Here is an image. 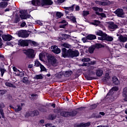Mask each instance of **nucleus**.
I'll return each mask as SVG.
<instances>
[{
  "label": "nucleus",
  "mask_w": 127,
  "mask_h": 127,
  "mask_svg": "<svg viewBox=\"0 0 127 127\" xmlns=\"http://www.w3.org/2000/svg\"><path fill=\"white\" fill-rule=\"evenodd\" d=\"M112 95H114V91H113V89H110L109 93H107V97L108 96H110V97H107V100L108 103H112L114 101V97L112 96Z\"/></svg>",
  "instance_id": "nucleus-7"
},
{
  "label": "nucleus",
  "mask_w": 127,
  "mask_h": 127,
  "mask_svg": "<svg viewBox=\"0 0 127 127\" xmlns=\"http://www.w3.org/2000/svg\"><path fill=\"white\" fill-rule=\"evenodd\" d=\"M79 52L77 50L75 51H70L69 52V56L71 57V58H74V57H78L79 56Z\"/></svg>",
  "instance_id": "nucleus-11"
},
{
  "label": "nucleus",
  "mask_w": 127,
  "mask_h": 127,
  "mask_svg": "<svg viewBox=\"0 0 127 127\" xmlns=\"http://www.w3.org/2000/svg\"><path fill=\"white\" fill-rule=\"evenodd\" d=\"M94 50H95V47H94L93 46L92 47H90L89 48L88 52H89V53H93Z\"/></svg>",
  "instance_id": "nucleus-34"
},
{
  "label": "nucleus",
  "mask_w": 127,
  "mask_h": 127,
  "mask_svg": "<svg viewBox=\"0 0 127 127\" xmlns=\"http://www.w3.org/2000/svg\"><path fill=\"white\" fill-rule=\"evenodd\" d=\"M18 35L19 37H22V38H27L29 36V34L27 33L26 31H21L18 33Z\"/></svg>",
  "instance_id": "nucleus-10"
},
{
  "label": "nucleus",
  "mask_w": 127,
  "mask_h": 127,
  "mask_svg": "<svg viewBox=\"0 0 127 127\" xmlns=\"http://www.w3.org/2000/svg\"><path fill=\"white\" fill-rule=\"evenodd\" d=\"M94 47H95V48H102L103 47V45H102L101 44H96L95 46H93Z\"/></svg>",
  "instance_id": "nucleus-43"
},
{
  "label": "nucleus",
  "mask_w": 127,
  "mask_h": 127,
  "mask_svg": "<svg viewBox=\"0 0 127 127\" xmlns=\"http://www.w3.org/2000/svg\"><path fill=\"white\" fill-rule=\"evenodd\" d=\"M25 25H26V23H25V22H23V23H21V26L22 27H24V26H25Z\"/></svg>",
  "instance_id": "nucleus-59"
},
{
  "label": "nucleus",
  "mask_w": 127,
  "mask_h": 127,
  "mask_svg": "<svg viewBox=\"0 0 127 127\" xmlns=\"http://www.w3.org/2000/svg\"><path fill=\"white\" fill-rule=\"evenodd\" d=\"M51 49H52V52L56 54H59L61 52L60 49L58 48V47L56 46H52Z\"/></svg>",
  "instance_id": "nucleus-13"
},
{
  "label": "nucleus",
  "mask_w": 127,
  "mask_h": 127,
  "mask_svg": "<svg viewBox=\"0 0 127 127\" xmlns=\"http://www.w3.org/2000/svg\"><path fill=\"white\" fill-rule=\"evenodd\" d=\"M109 80H110V76H107L106 77H104L103 79V82H104V83L108 82V81H109Z\"/></svg>",
  "instance_id": "nucleus-44"
},
{
  "label": "nucleus",
  "mask_w": 127,
  "mask_h": 127,
  "mask_svg": "<svg viewBox=\"0 0 127 127\" xmlns=\"http://www.w3.org/2000/svg\"><path fill=\"white\" fill-rule=\"evenodd\" d=\"M112 80L115 85H119L120 81L117 77L114 76L112 78Z\"/></svg>",
  "instance_id": "nucleus-23"
},
{
  "label": "nucleus",
  "mask_w": 127,
  "mask_h": 127,
  "mask_svg": "<svg viewBox=\"0 0 127 127\" xmlns=\"http://www.w3.org/2000/svg\"><path fill=\"white\" fill-rule=\"evenodd\" d=\"M101 23V22L99 20H95L92 23L93 25H99Z\"/></svg>",
  "instance_id": "nucleus-41"
},
{
  "label": "nucleus",
  "mask_w": 127,
  "mask_h": 127,
  "mask_svg": "<svg viewBox=\"0 0 127 127\" xmlns=\"http://www.w3.org/2000/svg\"><path fill=\"white\" fill-rule=\"evenodd\" d=\"M21 110H22V107H21V106H20V105H17V106H16V107L15 108V111L17 113L18 112H20V111H21Z\"/></svg>",
  "instance_id": "nucleus-31"
},
{
  "label": "nucleus",
  "mask_w": 127,
  "mask_h": 127,
  "mask_svg": "<svg viewBox=\"0 0 127 127\" xmlns=\"http://www.w3.org/2000/svg\"><path fill=\"white\" fill-rule=\"evenodd\" d=\"M67 25V23L63 24L60 26V28H65V27Z\"/></svg>",
  "instance_id": "nucleus-56"
},
{
  "label": "nucleus",
  "mask_w": 127,
  "mask_h": 127,
  "mask_svg": "<svg viewBox=\"0 0 127 127\" xmlns=\"http://www.w3.org/2000/svg\"><path fill=\"white\" fill-rule=\"evenodd\" d=\"M35 79H36V80L42 79H43V77L41 74L36 75L35 77Z\"/></svg>",
  "instance_id": "nucleus-37"
},
{
  "label": "nucleus",
  "mask_w": 127,
  "mask_h": 127,
  "mask_svg": "<svg viewBox=\"0 0 127 127\" xmlns=\"http://www.w3.org/2000/svg\"><path fill=\"white\" fill-rule=\"evenodd\" d=\"M51 126H52V124H47L45 125L46 127H51Z\"/></svg>",
  "instance_id": "nucleus-61"
},
{
  "label": "nucleus",
  "mask_w": 127,
  "mask_h": 127,
  "mask_svg": "<svg viewBox=\"0 0 127 127\" xmlns=\"http://www.w3.org/2000/svg\"><path fill=\"white\" fill-rule=\"evenodd\" d=\"M81 61L82 62H90V61H91V60L89 58H84L81 60Z\"/></svg>",
  "instance_id": "nucleus-47"
},
{
  "label": "nucleus",
  "mask_w": 127,
  "mask_h": 127,
  "mask_svg": "<svg viewBox=\"0 0 127 127\" xmlns=\"http://www.w3.org/2000/svg\"><path fill=\"white\" fill-rule=\"evenodd\" d=\"M95 3L99 5H108V4H109L108 1H96Z\"/></svg>",
  "instance_id": "nucleus-19"
},
{
  "label": "nucleus",
  "mask_w": 127,
  "mask_h": 127,
  "mask_svg": "<svg viewBox=\"0 0 127 127\" xmlns=\"http://www.w3.org/2000/svg\"><path fill=\"white\" fill-rule=\"evenodd\" d=\"M7 6V2L2 1L0 3V7H6Z\"/></svg>",
  "instance_id": "nucleus-29"
},
{
  "label": "nucleus",
  "mask_w": 127,
  "mask_h": 127,
  "mask_svg": "<svg viewBox=\"0 0 127 127\" xmlns=\"http://www.w3.org/2000/svg\"><path fill=\"white\" fill-rule=\"evenodd\" d=\"M47 58L49 63H50V64H51L52 66H54V67H56V66L58 65L57 60L54 57L52 56V55H47Z\"/></svg>",
  "instance_id": "nucleus-2"
},
{
  "label": "nucleus",
  "mask_w": 127,
  "mask_h": 127,
  "mask_svg": "<svg viewBox=\"0 0 127 127\" xmlns=\"http://www.w3.org/2000/svg\"><path fill=\"white\" fill-rule=\"evenodd\" d=\"M104 40H107V41H113L114 40V38L111 36H107L105 37Z\"/></svg>",
  "instance_id": "nucleus-25"
},
{
  "label": "nucleus",
  "mask_w": 127,
  "mask_h": 127,
  "mask_svg": "<svg viewBox=\"0 0 127 127\" xmlns=\"http://www.w3.org/2000/svg\"><path fill=\"white\" fill-rule=\"evenodd\" d=\"M39 112L38 111H34L29 112L26 114L27 117H35V116H38Z\"/></svg>",
  "instance_id": "nucleus-14"
},
{
  "label": "nucleus",
  "mask_w": 127,
  "mask_h": 127,
  "mask_svg": "<svg viewBox=\"0 0 127 127\" xmlns=\"http://www.w3.org/2000/svg\"><path fill=\"white\" fill-rule=\"evenodd\" d=\"M96 35H98L99 36H101L98 37V39L99 40H105V37L107 36V34L103 32L102 30H98L95 32Z\"/></svg>",
  "instance_id": "nucleus-4"
},
{
  "label": "nucleus",
  "mask_w": 127,
  "mask_h": 127,
  "mask_svg": "<svg viewBox=\"0 0 127 127\" xmlns=\"http://www.w3.org/2000/svg\"><path fill=\"white\" fill-rule=\"evenodd\" d=\"M32 4L35 6H39L41 5V0H33Z\"/></svg>",
  "instance_id": "nucleus-18"
},
{
  "label": "nucleus",
  "mask_w": 127,
  "mask_h": 127,
  "mask_svg": "<svg viewBox=\"0 0 127 127\" xmlns=\"http://www.w3.org/2000/svg\"><path fill=\"white\" fill-rule=\"evenodd\" d=\"M91 126V123L88 122L87 123H81L80 125H78L77 127L75 126L74 127H89Z\"/></svg>",
  "instance_id": "nucleus-22"
},
{
  "label": "nucleus",
  "mask_w": 127,
  "mask_h": 127,
  "mask_svg": "<svg viewBox=\"0 0 127 127\" xmlns=\"http://www.w3.org/2000/svg\"><path fill=\"white\" fill-rule=\"evenodd\" d=\"M49 120H55V115H50L49 117Z\"/></svg>",
  "instance_id": "nucleus-48"
},
{
  "label": "nucleus",
  "mask_w": 127,
  "mask_h": 127,
  "mask_svg": "<svg viewBox=\"0 0 127 127\" xmlns=\"http://www.w3.org/2000/svg\"><path fill=\"white\" fill-rule=\"evenodd\" d=\"M65 0H58V2L60 3H62V2H64Z\"/></svg>",
  "instance_id": "nucleus-63"
},
{
  "label": "nucleus",
  "mask_w": 127,
  "mask_h": 127,
  "mask_svg": "<svg viewBox=\"0 0 127 127\" xmlns=\"http://www.w3.org/2000/svg\"><path fill=\"white\" fill-rule=\"evenodd\" d=\"M5 90H0V95L1 96H2V95H4V94L5 93Z\"/></svg>",
  "instance_id": "nucleus-52"
},
{
  "label": "nucleus",
  "mask_w": 127,
  "mask_h": 127,
  "mask_svg": "<svg viewBox=\"0 0 127 127\" xmlns=\"http://www.w3.org/2000/svg\"><path fill=\"white\" fill-rule=\"evenodd\" d=\"M85 109H86L85 107H80V108H77L76 110V111H84L85 110Z\"/></svg>",
  "instance_id": "nucleus-51"
},
{
  "label": "nucleus",
  "mask_w": 127,
  "mask_h": 127,
  "mask_svg": "<svg viewBox=\"0 0 127 127\" xmlns=\"http://www.w3.org/2000/svg\"><path fill=\"white\" fill-rule=\"evenodd\" d=\"M61 23H65V24H66V23H67V22H66V20H64L61 22Z\"/></svg>",
  "instance_id": "nucleus-64"
},
{
  "label": "nucleus",
  "mask_w": 127,
  "mask_h": 127,
  "mask_svg": "<svg viewBox=\"0 0 127 127\" xmlns=\"http://www.w3.org/2000/svg\"><path fill=\"white\" fill-rule=\"evenodd\" d=\"M30 40H22L19 42V44L21 46L24 47V46H28Z\"/></svg>",
  "instance_id": "nucleus-17"
},
{
  "label": "nucleus",
  "mask_w": 127,
  "mask_h": 127,
  "mask_svg": "<svg viewBox=\"0 0 127 127\" xmlns=\"http://www.w3.org/2000/svg\"><path fill=\"white\" fill-rule=\"evenodd\" d=\"M118 40H119L120 42H126V41H127V37L121 35L119 37Z\"/></svg>",
  "instance_id": "nucleus-20"
},
{
  "label": "nucleus",
  "mask_w": 127,
  "mask_h": 127,
  "mask_svg": "<svg viewBox=\"0 0 127 127\" xmlns=\"http://www.w3.org/2000/svg\"><path fill=\"white\" fill-rule=\"evenodd\" d=\"M114 13H115L118 17H121L122 18L125 17V12H124V10L122 8L117 9L115 10Z\"/></svg>",
  "instance_id": "nucleus-5"
},
{
  "label": "nucleus",
  "mask_w": 127,
  "mask_h": 127,
  "mask_svg": "<svg viewBox=\"0 0 127 127\" xmlns=\"http://www.w3.org/2000/svg\"><path fill=\"white\" fill-rule=\"evenodd\" d=\"M7 45H8V46H11V47H12V46H13V45L11 44V43H10V42L7 43Z\"/></svg>",
  "instance_id": "nucleus-62"
},
{
  "label": "nucleus",
  "mask_w": 127,
  "mask_h": 127,
  "mask_svg": "<svg viewBox=\"0 0 127 127\" xmlns=\"http://www.w3.org/2000/svg\"><path fill=\"white\" fill-rule=\"evenodd\" d=\"M89 14V11H83L82 15L84 17L87 16Z\"/></svg>",
  "instance_id": "nucleus-46"
},
{
  "label": "nucleus",
  "mask_w": 127,
  "mask_h": 127,
  "mask_svg": "<svg viewBox=\"0 0 127 127\" xmlns=\"http://www.w3.org/2000/svg\"><path fill=\"white\" fill-rule=\"evenodd\" d=\"M29 43H31L32 46H35V47L38 46V44H37V43L35 41H32L31 40H30Z\"/></svg>",
  "instance_id": "nucleus-39"
},
{
  "label": "nucleus",
  "mask_w": 127,
  "mask_h": 127,
  "mask_svg": "<svg viewBox=\"0 0 127 127\" xmlns=\"http://www.w3.org/2000/svg\"><path fill=\"white\" fill-rule=\"evenodd\" d=\"M6 71V70H5V69H4V68L0 67V71L1 73V77H2L3 76V74H4V73H5Z\"/></svg>",
  "instance_id": "nucleus-33"
},
{
  "label": "nucleus",
  "mask_w": 127,
  "mask_h": 127,
  "mask_svg": "<svg viewBox=\"0 0 127 127\" xmlns=\"http://www.w3.org/2000/svg\"><path fill=\"white\" fill-rule=\"evenodd\" d=\"M1 38L0 37V48H1V47L2 46V43H1Z\"/></svg>",
  "instance_id": "nucleus-60"
},
{
  "label": "nucleus",
  "mask_w": 127,
  "mask_h": 127,
  "mask_svg": "<svg viewBox=\"0 0 127 127\" xmlns=\"http://www.w3.org/2000/svg\"><path fill=\"white\" fill-rule=\"evenodd\" d=\"M19 72L17 76H19V77H23V76H24V72L23 71L19 70Z\"/></svg>",
  "instance_id": "nucleus-45"
},
{
  "label": "nucleus",
  "mask_w": 127,
  "mask_h": 127,
  "mask_svg": "<svg viewBox=\"0 0 127 127\" xmlns=\"http://www.w3.org/2000/svg\"><path fill=\"white\" fill-rule=\"evenodd\" d=\"M0 113L1 114V116L3 119H4V113H3V111L0 110Z\"/></svg>",
  "instance_id": "nucleus-57"
},
{
  "label": "nucleus",
  "mask_w": 127,
  "mask_h": 127,
  "mask_svg": "<svg viewBox=\"0 0 127 127\" xmlns=\"http://www.w3.org/2000/svg\"><path fill=\"white\" fill-rule=\"evenodd\" d=\"M98 105L99 104H95L90 106V110H94V109H96L97 107H98Z\"/></svg>",
  "instance_id": "nucleus-42"
},
{
  "label": "nucleus",
  "mask_w": 127,
  "mask_h": 127,
  "mask_svg": "<svg viewBox=\"0 0 127 127\" xmlns=\"http://www.w3.org/2000/svg\"><path fill=\"white\" fill-rule=\"evenodd\" d=\"M111 90H112V91L114 92L115 91H119V87L115 86L113 87Z\"/></svg>",
  "instance_id": "nucleus-49"
},
{
  "label": "nucleus",
  "mask_w": 127,
  "mask_h": 127,
  "mask_svg": "<svg viewBox=\"0 0 127 127\" xmlns=\"http://www.w3.org/2000/svg\"><path fill=\"white\" fill-rule=\"evenodd\" d=\"M71 74H73V72L71 70L65 71L64 73V77H70Z\"/></svg>",
  "instance_id": "nucleus-24"
},
{
  "label": "nucleus",
  "mask_w": 127,
  "mask_h": 127,
  "mask_svg": "<svg viewBox=\"0 0 127 127\" xmlns=\"http://www.w3.org/2000/svg\"><path fill=\"white\" fill-rule=\"evenodd\" d=\"M96 38H97V36L93 34H89L86 36V39H87V40H94V39H96Z\"/></svg>",
  "instance_id": "nucleus-21"
},
{
  "label": "nucleus",
  "mask_w": 127,
  "mask_h": 127,
  "mask_svg": "<svg viewBox=\"0 0 127 127\" xmlns=\"http://www.w3.org/2000/svg\"><path fill=\"white\" fill-rule=\"evenodd\" d=\"M25 54L29 58H34L35 54H34V50L32 49H28L26 50Z\"/></svg>",
  "instance_id": "nucleus-3"
},
{
  "label": "nucleus",
  "mask_w": 127,
  "mask_h": 127,
  "mask_svg": "<svg viewBox=\"0 0 127 127\" xmlns=\"http://www.w3.org/2000/svg\"><path fill=\"white\" fill-rule=\"evenodd\" d=\"M5 84V86H6L7 87H10V88H16V86L15 85L9 82H6Z\"/></svg>",
  "instance_id": "nucleus-26"
},
{
  "label": "nucleus",
  "mask_w": 127,
  "mask_h": 127,
  "mask_svg": "<svg viewBox=\"0 0 127 127\" xmlns=\"http://www.w3.org/2000/svg\"><path fill=\"white\" fill-rule=\"evenodd\" d=\"M67 17L69 18V19H71V20L72 21V22H73V23H77V21L76 20V17H75L74 16H70Z\"/></svg>",
  "instance_id": "nucleus-30"
},
{
  "label": "nucleus",
  "mask_w": 127,
  "mask_h": 127,
  "mask_svg": "<svg viewBox=\"0 0 127 127\" xmlns=\"http://www.w3.org/2000/svg\"><path fill=\"white\" fill-rule=\"evenodd\" d=\"M122 97H123L124 101L127 102V87L123 89L122 92Z\"/></svg>",
  "instance_id": "nucleus-15"
},
{
  "label": "nucleus",
  "mask_w": 127,
  "mask_h": 127,
  "mask_svg": "<svg viewBox=\"0 0 127 127\" xmlns=\"http://www.w3.org/2000/svg\"><path fill=\"white\" fill-rule=\"evenodd\" d=\"M22 82L24 83V84H28V78L27 77H24L23 79L22 80Z\"/></svg>",
  "instance_id": "nucleus-36"
},
{
  "label": "nucleus",
  "mask_w": 127,
  "mask_h": 127,
  "mask_svg": "<svg viewBox=\"0 0 127 127\" xmlns=\"http://www.w3.org/2000/svg\"><path fill=\"white\" fill-rule=\"evenodd\" d=\"M64 8L66 10H68V11H70L71 12L72 11H73L74 10V5H72L70 7H64Z\"/></svg>",
  "instance_id": "nucleus-27"
},
{
  "label": "nucleus",
  "mask_w": 127,
  "mask_h": 127,
  "mask_svg": "<svg viewBox=\"0 0 127 127\" xmlns=\"http://www.w3.org/2000/svg\"><path fill=\"white\" fill-rule=\"evenodd\" d=\"M36 67H39V66H41V64L38 60H36L35 61V65Z\"/></svg>",
  "instance_id": "nucleus-38"
},
{
  "label": "nucleus",
  "mask_w": 127,
  "mask_h": 127,
  "mask_svg": "<svg viewBox=\"0 0 127 127\" xmlns=\"http://www.w3.org/2000/svg\"><path fill=\"white\" fill-rule=\"evenodd\" d=\"M0 60L1 61H4V57L1 55H0Z\"/></svg>",
  "instance_id": "nucleus-55"
},
{
  "label": "nucleus",
  "mask_w": 127,
  "mask_h": 127,
  "mask_svg": "<svg viewBox=\"0 0 127 127\" xmlns=\"http://www.w3.org/2000/svg\"><path fill=\"white\" fill-rule=\"evenodd\" d=\"M20 21V19H19V17H16L15 19L14 23H17V22H19V21Z\"/></svg>",
  "instance_id": "nucleus-53"
},
{
  "label": "nucleus",
  "mask_w": 127,
  "mask_h": 127,
  "mask_svg": "<svg viewBox=\"0 0 127 127\" xmlns=\"http://www.w3.org/2000/svg\"><path fill=\"white\" fill-rule=\"evenodd\" d=\"M53 4V1L52 0H41V5H52Z\"/></svg>",
  "instance_id": "nucleus-9"
},
{
  "label": "nucleus",
  "mask_w": 127,
  "mask_h": 127,
  "mask_svg": "<svg viewBox=\"0 0 127 127\" xmlns=\"http://www.w3.org/2000/svg\"><path fill=\"white\" fill-rule=\"evenodd\" d=\"M108 28L110 31H115V30L118 28V25L115 24L113 22H111L108 25Z\"/></svg>",
  "instance_id": "nucleus-8"
},
{
  "label": "nucleus",
  "mask_w": 127,
  "mask_h": 127,
  "mask_svg": "<svg viewBox=\"0 0 127 127\" xmlns=\"http://www.w3.org/2000/svg\"><path fill=\"white\" fill-rule=\"evenodd\" d=\"M93 10L96 11V14H97L98 15H101L102 17H106V14L104 13H100L99 11L100 12H102L103 11V9L101 8H98V7H93Z\"/></svg>",
  "instance_id": "nucleus-6"
},
{
  "label": "nucleus",
  "mask_w": 127,
  "mask_h": 127,
  "mask_svg": "<svg viewBox=\"0 0 127 127\" xmlns=\"http://www.w3.org/2000/svg\"><path fill=\"white\" fill-rule=\"evenodd\" d=\"M76 11H79L80 10V7L79 6H76L75 7Z\"/></svg>",
  "instance_id": "nucleus-58"
},
{
  "label": "nucleus",
  "mask_w": 127,
  "mask_h": 127,
  "mask_svg": "<svg viewBox=\"0 0 127 127\" xmlns=\"http://www.w3.org/2000/svg\"><path fill=\"white\" fill-rule=\"evenodd\" d=\"M96 75L98 77H101L103 75V70L98 69L96 70Z\"/></svg>",
  "instance_id": "nucleus-28"
},
{
  "label": "nucleus",
  "mask_w": 127,
  "mask_h": 127,
  "mask_svg": "<svg viewBox=\"0 0 127 127\" xmlns=\"http://www.w3.org/2000/svg\"><path fill=\"white\" fill-rule=\"evenodd\" d=\"M13 70L14 72H19V71H20L15 66L13 67Z\"/></svg>",
  "instance_id": "nucleus-54"
},
{
  "label": "nucleus",
  "mask_w": 127,
  "mask_h": 127,
  "mask_svg": "<svg viewBox=\"0 0 127 127\" xmlns=\"http://www.w3.org/2000/svg\"><path fill=\"white\" fill-rule=\"evenodd\" d=\"M1 37L4 41H10V40H12V38H13V37L9 34L2 35Z\"/></svg>",
  "instance_id": "nucleus-12"
},
{
  "label": "nucleus",
  "mask_w": 127,
  "mask_h": 127,
  "mask_svg": "<svg viewBox=\"0 0 127 127\" xmlns=\"http://www.w3.org/2000/svg\"><path fill=\"white\" fill-rule=\"evenodd\" d=\"M77 114H78V112H77L76 110L73 111L72 112L64 111L62 110L60 113L61 116H62V117H64V118L75 117Z\"/></svg>",
  "instance_id": "nucleus-1"
},
{
  "label": "nucleus",
  "mask_w": 127,
  "mask_h": 127,
  "mask_svg": "<svg viewBox=\"0 0 127 127\" xmlns=\"http://www.w3.org/2000/svg\"><path fill=\"white\" fill-rule=\"evenodd\" d=\"M62 46H63L64 47H65V48H70L71 47V45L68 44L67 43H64L63 44H62Z\"/></svg>",
  "instance_id": "nucleus-35"
},
{
  "label": "nucleus",
  "mask_w": 127,
  "mask_h": 127,
  "mask_svg": "<svg viewBox=\"0 0 127 127\" xmlns=\"http://www.w3.org/2000/svg\"><path fill=\"white\" fill-rule=\"evenodd\" d=\"M63 13H61V12H57L56 13V17L57 18H61L62 16H63Z\"/></svg>",
  "instance_id": "nucleus-32"
},
{
  "label": "nucleus",
  "mask_w": 127,
  "mask_h": 127,
  "mask_svg": "<svg viewBox=\"0 0 127 127\" xmlns=\"http://www.w3.org/2000/svg\"><path fill=\"white\" fill-rule=\"evenodd\" d=\"M62 55L64 58H66L69 56V52H68V50H67L65 48H63L62 50Z\"/></svg>",
  "instance_id": "nucleus-16"
},
{
  "label": "nucleus",
  "mask_w": 127,
  "mask_h": 127,
  "mask_svg": "<svg viewBox=\"0 0 127 127\" xmlns=\"http://www.w3.org/2000/svg\"><path fill=\"white\" fill-rule=\"evenodd\" d=\"M40 68H41V71H46V68L42 64L40 65Z\"/></svg>",
  "instance_id": "nucleus-50"
},
{
  "label": "nucleus",
  "mask_w": 127,
  "mask_h": 127,
  "mask_svg": "<svg viewBox=\"0 0 127 127\" xmlns=\"http://www.w3.org/2000/svg\"><path fill=\"white\" fill-rule=\"evenodd\" d=\"M20 17H21V18L22 19H26V15H25V13H22L20 15Z\"/></svg>",
  "instance_id": "nucleus-40"
}]
</instances>
